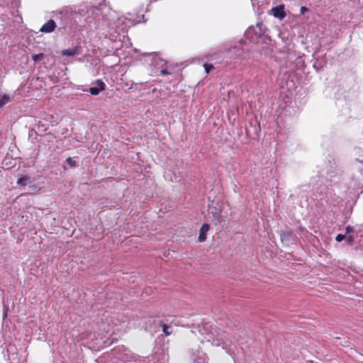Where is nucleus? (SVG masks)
<instances>
[{"label":"nucleus","mask_w":363,"mask_h":363,"mask_svg":"<svg viewBox=\"0 0 363 363\" xmlns=\"http://www.w3.org/2000/svg\"><path fill=\"white\" fill-rule=\"evenodd\" d=\"M345 240H346L349 244H352L354 240V237L352 235H346Z\"/></svg>","instance_id":"nucleus-15"},{"label":"nucleus","mask_w":363,"mask_h":363,"mask_svg":"<svg viewBox=\"0 0 363 363\" xmlns=\"http://www.w3.org/2000/svg\"><path fill=\"white\" fill-rule=\"evenodd\" d=\"M272 11L273 16L280 20L284 19L286 16L284 5H279L276 7H273Z\"/></svg>","instance_id":"nucleus-2"},{"label":"nucleus","mask_w":363,"mask_h":363,"mask_svg":"<svg viewBox=\"0 0 363 363\" xmlns=\"http://www.w3.org/2000/svg\"><path fill=\"white\" fill-rule=\"evenodd\" d=\"M79 53V48L78 46L69 48L62 51V55L65 56H74Z\"/></svg>","instance_id":"nucleus-6"},{"label":"nucleus","mask_w":363,"mask_h":363,"mask_svg":"<svg viewBox=\"0 0 363 363\" xmlns=\"http://www.w3.org/2000/svg\"><path fill=\"white\" fill-rule=\"evenodd\" d=\"M161 68L162 69H161V71H160V74L162 75H167V74H171V72H169L167 68L164 67L163 65L161 67Z\"/></svg>","instance_id":"nucleus-14"},{"label":"nucleus","mask_w":363,"mask_h":363,"mask_svg":"<svg viewBox=\"0 0 363 363\" xmlns=\"http://www.w3.org/2000/svg\"><path fill=\"white\" fill-rule=\"evenodd\" d=\"M255 33V35H261V29L260 28L257 26L256 27H250L246 33L245 35L247 38H252V34Z\"/></svg>","instance_id":"nucleus-5"},{"label":"nucleus","mask_w":363,"mask_h":363,"mask_svg":"<svg viewBox=\"0 0 363 363\" xmlns=\"http://www.w3.org/2000/svg\"><path fill=\"white\" fill-rule=\"evenodd\" d=\"M7 312H8V307L6 306H4V318L7 316Z\"/></svg>","instance_id":"nucleus-20"},{"label":"nucleus","mask_w":363,"mask_h":363,"mask_svg":"<svg viewBox=\"0 0 363 363\" xmlns=\"http://www.w3.org/2000/svg\"><path fill=\"white\" fill-rule=\"evenodd\" d=\"M346 238V235H342V234H338L336 237H335V240L337 242H341L343 240H345Z\"/></svg>","instance_id":"nucleus-13"},{"label":"nucleus","mask_w":363,"mask_h":363,"mask_svg":"<svg viewBox=\"0 0 363 363\" xmlns=\"http://www.w3.org/2000/svg\"><path fill=\"white\" fill-rule=\"evenodd\" d=\"M150 55L154 56L155 60L156 61V63H157V60H159L160 62H163V60L162 58L157 57V54L152 53Z\"/></svg>","instance_id":"nucleus-18"},{"label":"nucleus","mask_w":363,"mask_h":363,"mask_svg":"<svg viewBox=\"0 0 363 363\" xmlns=\"http://www.w3.org/2000/svg\"><path fill=\"white\" fill-rule=\"evenodd\" d=\"M215 335L212 333L211 334L207 335L206 340L208 342H212L213 344L219 345L220 341L222 340V338H217V342H215L216 340L214 339Z\"/></svg>","instance_id":"nucleus-8"},{"label":"nucleus","mask_w":363,"mask_h":363,"mask_svg":"<svg viewBox=\"0 0 363 363\" xmlns=\"http://www.w3.org/2000/svg\"><path fill=\"white\" fill-rule=\"evenodd\" d=\"M67 163L70 166V167H76L77 166V162L72 160L71 157H69L67 159Z\"/></svg>","instance_id":"nucleus-11"},{"label":"nucleus","mask_w":363,"mask_h":363,"mask_svg":"<svg viewBox=\"0 0 363 363\" xmlns=\"http://www.w3.org/2000/svg\"><path fill=\"white\" fill-rule=\"evenodd\" d=\"M12 101V98L8 94L0 95V108Z\"/></svg>","instance_id":"nucleus-7"},{"label":"nucleus","mask_w":363,"mask_h":363,"mask_svg":"<svg viewBox=\"0 0 363 363\" xmlns=\"http://www.w3.org/2000/svg\"><path fill=\"white\" fill-rule=\"evenodd\" d=\"M95 84L97 85V86H93L90 87L89 89V92L91 95L96 96L98 95L101 91H104L105 89L106 85L101 79H97L95 82Z\"/></svg>","instance_id":"nucleus-1"},{"label":"nucleus","mask_w":363,"mask_h":363,"mask_svg":"<svg viewBox=\"0 0 363 363\" xmlns=\"http://www.w3.org/2000/svg\"><path fill=\"white\" fill-rule=\"evenodd\" d=\"M203 66L206 73H209L210 71L214 68L213 65H212L205 64Z\"/></svg>","instance_id":"nucleus-12"},{"label":"nucleus","mask_w":363,"mask_h":363,"mask_svg":"<svg viewBox=\"0 0 363 363\" xmlns=\"http://www.w3.org/2000/svg\"><path fill=\"white\" fill-rule=\"evenodd\" d=\"M354 233V228L352 226H347L346 228V234L345 235H351V233Z\"/></svg>","instance_id":"nucleus-16"},{"label":"nucleus","mask_w":363,"mask_h":363,"mask_svg":"<svg viewBox=\"0 0 363 363\" xmlns=\"http://www.w3.org/2000/svg\"><path fill=\"white\" fill-rule=\"evenodd\" d=\"M209 230V225L206 223L203 224L200 229V233L199 236V241L203 242L206 239V233Z\"/></svg>","instance_id":"nucleus-4"},{"label":"nucleus","mask_w":363,"mask_h":363,"mask_svg":"<svg viewBox=\"0 0 363 363\" xmlns=\"http://www.w3.org/2000/svg\"><path fill=\"white\" fill-rule=\"evenodd\" d=\"M29 180L30 177L27 175L22 176L18 179L17 184L21 186H26Z\"/></svg>","instance_id":"nucleus-9"},{"label":"nucleus","mask_w":363,"mask_h":363,"mask_svg":"<svg viewBox=\"0 0 363 363\" xmlns=\"http://www.w3.org/2000/svg\"><path fill=\"white\" fill-rule=\"evenodd\" d=\"M162 332L166 336L170 335L172 333V330H169L170 327L168 325L164 323L162 325Z\"/></svg>","instance_id":"nucleus-10"},{"label":"nucleus","mask_w":363,"mask_h":363,"mask_svg":"<svg viewBox=\"0 0 363 363\" xmlns=\"http://www.w3.org/2000/svg\"><path fill=\"white\" fill-rule=\"evenodd\" d=\"M55 22L52 19H50L41 27L40 31L42 33H49L52 32L55 30Z\"/></svg>","instance_id":"nucleus-3"},{"label":"nucleus","mask_w":363,"mask_h":363,"mask_svg":"<svg viewBox=\"0 0 363 363\" xmlns=\"http://www.w3.org/2000/svg\"><path fill=\"white\" fill-rule=\"evenodd\" d=\"M43 57V55L42 54H40V55H35L33 56V60L34 61H38L39 60H41Z\"/></svg>","instance_id":"nucleus-17"},{"label":"nucleus","mask_w":363,"mask_h":363,"mask_svg":"<svg viewBox=\"0 0 363 363\" xmlns=\"http://www.w3.org/2000/svg\"><path fill=\"white\" fill-rule=\"evenodd\" d=\"M308 8L306 6H301L300 9V12L301 14H304L306 11H308Z\"/></svg>","instance_id":"nucleus-19"}]
</instances>
